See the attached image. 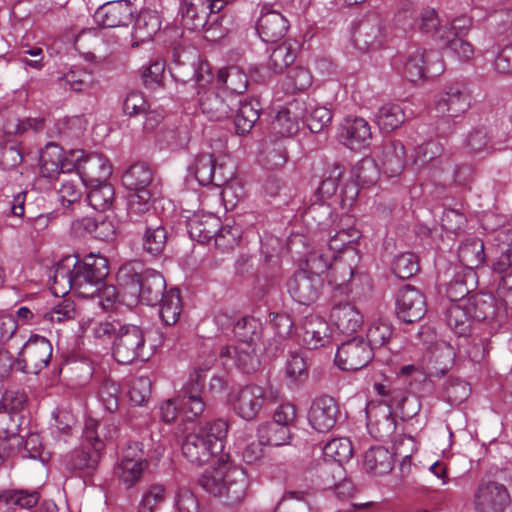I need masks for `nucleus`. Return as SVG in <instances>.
<instances>
[{"instance_id":"1","label":"nucleus","mask_w":512,"mask_h":512,"mask_svg":"<svg viewBox=\"0 0 512 512\" xmlns=\"http://www.w3.org/2000/svg\"><path fill=\"white\" fill-rule=\"evenodd\" d=\"M117 282L121 288L122 302L135 306L139 302L155 305L166 293V281L161 273L143 269L139 264L127 263L120 267Z\"/></svg>"},{"instance_id":"2","label":"nucleus","mask_w":512,"mask_h":512,"mask_svg":"<svg viewBox=\"0 0 512 512\" xmlns=\"http://www.w3.org/2000/svg\"><path fill=\"white\" fill-rule=\"evenodd\" d=\"M228 422L223 419L200 423L182 441V455L191 463L202 466L221 453L228 434Z\"/></svg>"},{"instance_id":"3","label":"nucleus","mask_w":512,"mask_h":512,"mask_svg":"<svg viewBox=\"0 0 512 512\" xmlns=\"http://www.w3.org/2000/svg\"><path fill=\"white\" fill-rule=\"evenodd\" d=\"M198 483L209 494L222 499L226 505L240 503L246 497L249 488L246 471L239 466L225 464L205 472Z\"/></svg>"},{"instance_id":"4","label":"nucleus","mask_w":512,"mask_h":512,"mask_svg":"<svg viewBox=\"0 0 512 512\" xmlns=\"http://www.w3.org/2000/svg\"><path fill=\"white\" fill-rule=\"evenodd\" d=\"M74 290L79 297L89 298L98 291V286L109 274L108 260L100 255L90 254L75 266Z\"/></svg>"},{"instance_id":"5","label":"nucleus","mask_w":512,"mask_h":512,"mask_svg":"<svg viewBox=\"0 0 512 512\" xmlns=\"http://www.w3.org/2000/svg\"><path fill=\"white\" fill-rule=\"evenodd\" d=\"M145 331L141 326L123 323L112 344V355L119 364L145 359Z\"/></svg>"},{"instance_id":"6","label":"nucleus","mask_w":512,"mask_h":512,"mask_svg":"<svg viewBox=\"0 0 512 512\" xmlns=\"http://www.w3.org/2000/svg\"><path fill=\"white\" fill-rule=\"evenodd\" d=\"M52 344L40 335H32L15 359V368L25 374H39L49 364Z\"/></svg>"},{"instance_id":"7","label":"nucleus","mask_w":512,"mask_h":512,"mask_svg":"<svg viewBox=\"0 0 512 512\" xmlns=\"http://www.w3.org/2000/svg\"><path fill=\"white\" fill-rule=\"evenodd\" d=\"M510 504V493L501 482L483 479L474 490L475 512H505Z\"/></svg>"},{"instance_id":"8","label":"nucleus","mask_w":512,"mask_h":512,"mask_svg":"<svg viewBox=\"0 0 512 512\" xmlns=\"http://www.w3.org/2000/svg\"><path fill=\"white\" fill-rule=\"evenodd\" d=\"M386 39V25L377 12L366 14L353 32V42L361 51L376 50L382 47Z\"/></svg>"},{"instance_id":"9","label":"nucleus","mask_w":512,"mask_h":512,"mask_svg":"<svg viewBox=\"0 0 512 512\" xmlns=\"http://www.w3.org/2000/svg\"><path fill=\"white\" fill-rule=\"evenodd\" d=\"M374 352L363 338H353L342 343L336 352L335 363L345 371H356L366 367Z\"/></svg>"},{"instance_id":"10","label":"nucleus","mask_w":512,"mask_h":512,"mask_svg":"<svg viewBox=\"0 0 512 512\" xmlns=\"http://www.w3.org/2000/svg\"><path fill=\"white\" fill-rule=\"evenodd\" d=\"M213 361V358L209 359L205 368H195L194 373L182 388L181 407L188 419L200 416L205 410L202 399L204 372L213 365Z\"/></svg>"},{"instance_id":"11","label":"nucleus","mask_w":512,"mask_h":512,"mask_svg":"<svg viewBox=\"0 0 512 512\" xmlns=\"http://www.w3.org/2000/svg\"><path fill=\"white\" fill-rule=\"evenodd\" d=\"M470 107V95L464 84L456 82L446 86L435 103L438 116L448 120L460 117Z\"/></svg>"},{"instance_id":"12","label":"nucleus","mask_w":512,"mask_h":512,"mask_svg":"<svg viewBox=\"0 0 512 512\" xmlns=\"http://www.w3.org/2000/svg\"><path fill=\"white\" fill-rule=\"evenodd\" d=\"M396 309L401 321L414 323L422 319L427 312L426 297L416 287L405 285L397 293Z\"/></svg>"},{"instance_id":"13","label":"nucleus","mask_w":512,"mask_h":512,"mask_svg":"<svg viewBox=\"0 0 512 512\" xmlns=\"http://www.w3.org/2000/svg\"><path fill=\"white\" fill-rule=\"evenodd\" d=\"M199 106L204 115L212 121H221L233 115L240 104L238 96L220 94L214 90L199 92Z\"/></svg>"},{"instance_id":"14","label":"nucleus","mask_w":512,"mask_h":512,"mask_svg":"<svg viewBox=\"0 0 512 512\" xmlns=\"http://www.w3.org/2000/svg\"><path fill=\"white\" fill-rule=\"evenodd\" d=\"M340 415L339 405L329 395L316 397L308 410L307 418L310 426L317 432H328L334 428Z\"/></svg>"},{"instance_id":"15","label":"nucleus","mask_w":512,"mask_h":512,"mask_svg":"<svg viewBox=\"0 0 512 512\" xmlns=\"http://www.w3.org/2000/svg\"><path fill=\"white\" fill-rule=\"evenodd\" d=\"M465 302L474 320L487 321L497 326L505 322L506 311L492 294L477 293Z\"/></svg>"},{"instance_id":"16","label":"nucleus","mask_w":512,"mask_h":512,"mask_svg":"<svg viewBox=\"0 0 512 512\" xmlns=\"http://www.w3.org/2000/svg\"><path fill=\"white\" fill-rule=\"evenodd\" d=\"M323 287V279L319 275H311L305 270L297 271L288 281L287 288L292 298L300 304L309 305L315 302Z\"/></svg>"},{"instance_id":"17","label":"nucleus","mask_w":512,"mask_h":512,"mask_svg":"<svg viewBox=\"0 0 512 512\" xmlns=\"http://www.w3.org/2000/svg\"><path fill=\"white\" fill-rule=\"evenodd\" d=\"M266 402V394L263 387L247 385L240 389L233 400L235 413L244 420L255 419Z\"/></svg>"},{"instance_id":"18","label":"nucleus","mask_w":512,"mask_h":512,"mask_svg":"<svg viewBox=\"0 0 512 512\" xmlns=\"http://www.w3.org/2000/svg\"><path fill=\"white\" fill-rule=\"evenodd\" d=\"M111 173L109 160L101 154L93 153L77 159L76 175L86 186L107 181Z\"/></svg>"},{"instance_id":"19","label":"nucleus","mask_w":512,"mask_h":512,"mask_svg":"<svg viewBox=\"0 0 512 512\" xmlns=\"http://www.w3.org/2000/svg\"><path fill=\"white\" fill-rule=\"evenodd\" d=\"M191 172L202 186L214 184L220 187L232 178V173L226 175L223 165H217L214 155L210 153L199 154L191 167Z\"/></svg>"},{"instance_id":"20","label":"nucleus","mask_w":512,"mask_h":512,"mask_svg":"<svg viewBox=\"0 0 512 512\" xmlns=\"http://www.w3.org/2000/svg\"><path fill=\"white\" fill-rule=\"evenodd\" d=\"M301 343L308 349H318L331 342V330L328 323L320 316H306L297 332Z\"/></svg>"},{"instance_id":"21","label":"nucleus","mask_w":512,"mask_h":512,"mask_svg":"<svg viewBox=\"0 0 512 512\" xmlns=\"http://www.w3.org/2000/svg\"><path fill=\"white\" fill-rule=\"evenodd\" d=\"M289 22L280 12L263 6L256 23V31L262 41L275 43L287 33Z\"/></svg>"},{"instance_id":"22","label":"nucleus","mask_w":512,"mask_h":512,"mask_svg":"<svg viewBox=\"0 0 512 512\" xmlns=\"http://www.w3.org/2000/svg\"><path fill=\"white\" fill-rule=\"evenodd\" d=\"M133 9L130 1H110L100 6L94 13L95 22L104 28L126 26L131 21Z\"/></svg>"},{"instance_id":"23","label":"nucleus","mask_w":512,"mask_h":512,"mask_svg":"<svg viewBox=\"0 0 512 512\" xmlns=\"http://www.w3.org/2000/svg\"><path fill=\"white\" fill-rule=\"evenodd\" d=\"M367 417L369 432L374 438L380 441L392 438L397 423L389 405L369 407Z\"/></svg>"},{"instance_id":"24","label":"nucleus","mask_w":512,"mask_h":512,"mask_svg":"<svg viewBox=\"0 0 512 512\" xmlns=\"http://www.w3.org/2000/svg\"><path fill=\"white\" fill-rule=\"evenodd\" d=\"M104 447V442H98L94 449L86 445L74 449L66 462L67 468L81 476L93 475L99 466Z\"/></svg>"},{"instance_id":"25","label":"nucleus","mask_w":512,"mask_h":512,"mask_svg":"<svg viewBox=\"0 0 512 512\" xmlns=\"http://www.w3.org/2000/svg\"><path fill=\"white\" fill-rule=\"evenodd\" d=\"M450 277L446 282V296L452 302L463 301V299L476 287L477 275L474 270L463 268H450L446 272Z\"/></svg>"},{"instance_id":"26","label":"nucleus","mask_w":512,"mask_h":512,"mask_svg":"<svg viewBox=\"0 0 512 512\" xmlns=\"http://www.w3.org/2000/svg\"><path fill=\"white\" fill-rule=\"evenodd\" d=\"M305 117V101L294 100L279 111L271 123L272 131L281 137H290L299 129V120Z\"/></svg>"},{"instance_id":"27","label":"nucleus","mask_w":512,"mask_h":512,"mask_svg":"<svg viewBox=\"0 0 512 512\" xmlns=\"http://www.w3.org/2000/svg\"><path fill=\"white\" fill-rule=\"evenodd\" d=\"M141 238L142 250L150 256H160L167 245L168 232L166 227L157 218L151 215L147 218Z\"/></svg>"},{"instance_id":"28","label":"nucleus","mask_w":512,"mask_h":512,"mask_svg":"<svg viewBox=\"0 0 512 512\" xmlns=\"http://www.w3.org/2000/svg\"><path fill=\"white\" fill-rule=\"evenodd\" d=\"M377 161L382 173L388 177L399 176L406 165L405 146L397 140L384 143Z\"/></svg>"},{"instance_id":"29","label":"nucleus","mask_w":512,"mask_h":512,"mask_svg":"<svg viewBox=\"0 0 512 512\" xmlns=\"http://www.w3.org/2000/svg\"><path fill=\"white\" fill-rule=\"evenodd\" d=\"M257 346L249 344H239L236 346H224L221 348L219 356L226 365L229 360L234 361L235 365L244 373H252L257 370L260 361L256 352Z\"/></svg>"},{"instance_id":"30","label":"nucleus","mask_w":512,"mask_h":512,"mask_svg":"<svg viewBox=\"0 0 512 512\" xmlns=\"http://www.w3.org/2000/svg\"><path fill=\"white\" fill-rule=\"evenodd\" d=\"M339 135L345 146L352 150H359L369 144L372 133L365 119L355 117L344 120Z\"/></svg>"},{"instance_id":"31","label":"nucleus","mask_w":512,"mask_h":512,"mask_svg":"<svg viewBox=\"0 0 512 512\" xmlns=\"http://www.w3.org/2000/svg\"><path fill=\"white\" fill-rule=\"evenodd\" d=\"M123 185L133 192L158 193L153 170L145 163L132 164L122 176Z\"/></svg>"},{"instance_id":"32","label":"nucleus","mask_w":512,"mask_h":512,"mask_svg":"<svg viewBox=\"0 0 512 512\" xmlns=\"http://www.w3.org/2000/svg\"><path fill=\"white\" fill-rule=\"evenodd\" d=\"M208 0H184L181 6L183 25L190 30H200L209 23L214 12Z\"/></svg>"},{"instance_id":"33","label":"nucleus","mask_w":512,"mask_h":512,"mask_svg":"<svg viewBox=\"0 0 512 512\" xmlns=\"http://www.w3.org/2000/svg\"><path fill=\"white\" fill-rule=\"evenodd\" d=\"M76 263H78V257L67 255L55 265L50 278L53 280L51 289L56 296H64L69 290L74 289Z\"/></svg>"},{"instance_id":"34","label":"nucleus","mask_w":512,"mask_h":512,"mask_svg":"<svg viewBox=\"0 0 512 512\" xmlns=\"http://www.w3.org/2000/svg\"><path fill=\"white\" fill-rule=\"evenodd\" d=\"M219 227L220 219L214 214H195L187 221L190 237L203 244L213 239Z\"/></svg>"},{"instance_id":"35","label":"nucleus","mask_w":512,"mask_h":512,"mask_svg":"<svg viewBox=\"0 0 512 512\" xmlns=\"http://www.w3.org/2000/svg\"><path fill=\"white\" fill-rule=\"evenodd\" d=\"M330 317L337 329L347 335L358 331L363 323L360 312L349 303L335 305L331 310Z\"/></svg>"},{"instance_id":"36","label":"nucleus","mask_w":512,"mask_h":512,"mask_svg":"<svg viewBox=\"0 0 512 512\" xmlns=\"http://www.w3.org/2000/svg\"><path fill=\"white\" fill-rule=\"evenodd\" d=\"M494 261L492 269L504 273L512 266V229H501L494 238Z\"/></svg>"},{"instance_id":"37","label":"nucleus","mask_w":512,"mask_h":512,"mask_svg":"<svg viewBox=\"0 0 512 512\" xmlns=\"http://www.w3.org/2000/svg\"><path fill=\"white\" fill-rule=\"evenodd\" d=\"M23 422L22 414H13L0 409V438L8 442L15 452L23 444V436L20 435Z\"/></svg>"},{"instance_id":"38","label":"nucleus","mask_w":512,"mask_h":512,"mask_svg":"<svg viewBox=\"0 0 512 512\" xmlns=\"http://www.w3.org/2000/svg\"><path fill=\"white\" fill-rule=\"evenodd\" d=\"M156 194L142 191L129 195L127 215L130 222L145 225L147 218L156 215L152 208V198Z\"/></svg>"},{"instance_id":"39","label":"nucleus","mask_w":512,"mask_h":512,"mask_svg":"<svg viewBox=\"0 0 512 512\" xmlns=\"http://www.w3.org/2000/svg\"><path fill=\"white\" fill-rule=\"evenodd\" d=\"M458 258L461 268L475 271L486 259L483 241L476 237L463 241L458 248Z\"/></svg>"},{"instance_id":"40","label":"nucleus","mask_w":512,"mask_h":512,"mask_svg":"<svg viewBox=\"0 0 512 512\" xmlns=\"http://www.w3.org/2000/svg\"><path fill=\"white\" fill-rule=\"evenodd\" d=\"M217 84L224 89V94L230 92V95L237 96L247 90L248 78L242 69L230 66L218 71Z\"/></svg>"},{"instance_id":"41","label":"nucleus","mask_w":512,"mask_h":512,"mask_svg":"<svg viewBox=\"0 0 512 512\" xmlns=\"http://www.w3.org/2000/svg\"><path fill=\"white\" fill-rule=\"evenodd\" d=\"M160 20L158 15L153 11H142L135 19L132 38L135 41L133 45L148 42L160 29Z\"/></svg>"},{"instance_id":"42","label":"nucleus","mask_w":512,"mask_h":512,"mask_svg":"<svg viewBox=\"0 0 512 512\" xmlns=\"http://www.w3.org/2000/svg\"><path fill=\"white\" fill-rule=\"evenodd\" d=\"M471 318L466 302L451 303L445 312L447 326L459 337H465L470 333Z\"/></svg>"},{"instance_id":"43","label":"nucleus","mask_w":512,"mask_h":512,"mask_svg":"<svg viewBox=\"0 0 512 512\" xmlns=\"http://www.w3.org/2000/svg\"><path fill=\"white\" fill-rule=\"evenodd\" d=\"M433 53L427 54L423 49H416L414 52L409 54L404 63V76L410 82H417L426 76V73L438 74L439 70L431 71V67L426 65L427 61Z\"/></svg>"},{"instance_id":"44","label":"nucleus","mask_w":512,"mask_h":512,"mask_svg":"<svg viewBox=\"0 0 512 512\" xmlns=\"http://www.w3.org/2000/svg\"><path fill=\"white\" fill-rule=\"evenodd\" d=\"M296 59V53L291 44L282 42L276 46L269 55L266 65L263 67L266 76L282 73Z\"/></svg>"},{"instance_id":"45","label":"nucleus","mask_w":512,"mask_h":512,"mask_svg":"<svg viewBox=\"0 0 512 512\" xmlns=\"http://www.w3.org/2000/svg\"><path fill=\"white\" fill-rule=\"evenodd\" d=\"M393 455L383 446L370 448L364 456V467L374 475H385L393 469Z\"/></svg>"},{"instance_id":"46","label":"nucleus","mask_w":512,"mask_h":512,"mask_svg":"<svg viewBox=\"0 0 512 512\" xmlns=\"http://www.w3.org/2000/svg\"><path fill=\"white\" fill-rule=\"evenodd\" d=\"M260 103L255 100H240V104L235 108V129L238 134L244 135L251 131L260 116Z\"/></svg>"},{"instance_id":"47","label":"nucleus","mask_w":512,"mask_h":512,"mask_svg":"<svg viewBox=\"0 0 512 512\" xmlns=\"http://www.w3.org/2000/svg\"><path fill=\"white\" fill-rule=\"evenodd\" d=\"M159 303V314L163 323L167 326L175 325L182 313L180 291L177 288L167 290Z\"/></svg>"},{"instance_id":"48","label":"nucleus","mask_w":512,"mask_h":512,"mask_svg":"<svg viewBox=\"0 0 512 512\" xmlns=\"http://www.w3.org/2000/svg\"><path fill=\"white\" fill-rule=\"evenodd\" d=\"M40 495L36 490L6 489L0 491V506H17L23 509H31L39 502Z\"/></svg>"},{"instance_id":"49","label":"nucleus","mask_w":512,"mask_h":512,"mask_svg":"<svg viewBox=\"0 0 512 512\" xmlns=\"http://www.w3.org/2000/svg\"><path fill=\"white\" fill-rule=\"evenodd\" d=\"M354 271L351 265L336 261L327 273L328 284L340 295H347L350 292V282Z\"/></svg>"},{"instance_id":"50","label":"nucleus","mask_w":512,"mask_h":512,"mask_svg":"<svg viewBox=\"0 0 512 512\" xmlns=\"http://www.w3.org/2000/svg\"><path fill=\"white\" fill-rule=\"evenodd\" d=\"M87 202L95 210L104 212L108 210L114 201L115 191L113 186L107 181L94 183L88 186Z\"/></svg>"},{"instance_id":"51","label":"nucleus","mask_w":512,"mask_h":512,"mask_svg":"<svg viewBox=\"0 0 512 512\" xmlns=\"http://www.w3.org/2000/svg\"><path fill=\"white\" fill-rule=\"evenodd\" d=\"M234 333L239 344L257 346L262 334V324L254 317L245 316L235 324Z\"/></svg>"},{"instance_id":"52","label":"nucleus","mask_w":512,"mask_h":512,"mask_svg":"<svg viewBox=\"0 0 512 512\" xmlns=\"http://www.w3.org/2000/svg\"><path fill=\"white\" fill-rule=\"evenodd\" d=\"M62 149L56 144H48L40 155V175L54 179L60 174Z\"/></svg>"},{"instance_id":"53","label":"nucleus","mask_w":512,"mask_h":512,"mask_svg":"<svg viewBox=\"0 0 512 512\" xmlns=\"http://www.w3.org/2000/svg\"><path fill=\"white\" fill-rule=\"evenodd\" d=\"M331 119L332 113L328 108L318 106L314 102H305V117L301 121L306 123L312 133L323 131Z\"/></svg>"},{"instance_id":"54","label":"nucleus","mask_w":512,"mask_h":512,"mask_svg":"<svg viewBox=\"0 0 512 512\" xmlns=\"http://www.w3.org/2000/svg\"><path fill=\"white\" fill-rule=\"evenodd\" d=\"M323 455L325 460L342 464L353 455L352 443L345 437L333 438L324 445Z\"/></svg>"},{"instance_id":"55","label":"nucleus","mask_w":512,"mask_h":512,"mask_svg":"<svg viewBox=\"0 0 512 512\" xmlns=\"http://www.w3.org/2000/svg\"><path fill=\"white\" fill-rule=\"evenodd\" d=\"M258 437L265 444L282 446L289 443L292 434L290 427L272 421L258 429Z\"/></svg>"},{"instance_id":"56","label":"nucleus","mask_w":512,"mask_h":512,"mask_svg":"<svg viewBox=\"0 0 512 512\" xmlns=\"http://www.w3.org/2000/svg\"><path fill=\"white\" fill-rule=\"evenodd\" d=\"M404 120V112L398 104H385L376 114V123L386 132L398 128Z\"/></svg>"},{"instance_id":"57","label":"nucleus","mask_w":512,"mask_h":512,"mask_svg":"<svg viewBox=\"0 0 512 512\" xmlns=\"http://www.w3.org/2000/svg\"><path fill=\"white\" fill-rule=\"evenodd\" d=\"M419 269V259L417 255L412 252L397 255L391 264L393 274L399 279H409L413 277Z\"/></svg>"},{"instance_id":"58","label":"nucleus","mask_w":512,"mask_h":512,"mask_svg":"<svg viewBox=\"0 0 512 512\" xmlns=\"http://www.w3.org/2000/svg\"><path fill=\"white\" fill-rule=\"evenodd\" d=\"M417 26L423 33L431 34L440 40L448 39L449 31L446 27L440 26L438 15L434 9H424L420 13Z\"/></svg>"},{"instance_id":"59","label":"nucleus","mask_w":512,"mask_h":512,"mask_svg":"<svg viewBox=\"0 0 512 512\" xmlns=\"http://www.w3.org/2000/svg\"><path fill=\"white\" fill-rule=\"evenodd\" d=\"M393 334L392 325L384 320L374 321L370 324L366 336L372 351L384 347L390 341Z\"/></svg>"},{"instance_id":"60","label":"nucleus","mask_w":512,"mask_h":512,"mask_svg":"<svg viewBox=\"0 0 512 512\" xmlns=\"http://www.w3.org/2000/svg\"><path fill=\"white\" fill-rule=\"evenodd\" d=\"M242 230L237 225H221L214 235V243L217 249L221 252L232 251L239 243Z\"/></svg>"},{"instance_id":"61","label":"nucleus","mask_w":512,"mask_h":512,"mask_svg":"<svg viewBox=\"0 0 512 512\" xmlns=\"http://www.w3.org/2000/svg\"><path fill=\"white\" fill-rule=\"evenodd\" d=\"M433 358L434 365L430 368L429 376H443L453 366L455 353L450 345L443 343L435 348Z\"/></svg>"},{"instance_id":"62","label":"nucleus","mask_w":512,"mask_h":512,"mask_svg":"<svg viewBox=\"0 0 512 512\" xmlns=\"http://www.w3.org/2000/svg\"><path fill=\"white\" fill-rule=\"evenodd\" d=\"M80 181L76 174L73 177L61 179V184L56 190L63 206L69 207L80 200L82 195Z\"/></svg>"},{"instance_id":"63","label":"nucleus","mask_w":512,"mask_h":512,"mask_svg":"<svg viewBox=\"0 0 512 512\" xmlns=\"http://www.w3.org/2000/svg\"><path fill=\"white\" fill-rule=\"evenodd\" d=\"M380 165L377 160L370 157L363 158L353 168V173L362 185L375 184L380 175Z\"/></svg>"},{"instance_id":"64","label":"nucleus","mask_w":512,"mask_h":512,"mask_svg":"<svg viewBox=\"0 0 512 512\" xmlns=\"http://www.w3.org/2000/svg\"><path fill=\"white\" fill-rule=\"evenodd\" d=\"M490 141L491 137L484 126L474 127L466 134L463 147L468 153H479L490 148Z\"/></svg>"}]
</instances>
